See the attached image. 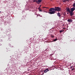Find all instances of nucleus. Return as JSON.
<instances>
[{
	"label": "nucleus",
	"mask_w": 75,
	"mask_h": 75,
	"mask_svg": "<svg viewBox=\"0 0 75 75\" xmlns=\"http://www.w3.org/2000/svg\"><path fill=\"white\" fill-rule=\"evenodd\" d=\"M61 11V8L59 7H55V8H51L49 9V13L50 14H54L55 13L56 11L59 12Z\"/></svg>",
	"instance_id": "nucleus-1"
},
{
	"label": "nucleus",
	"mask_w": 75,
	"mask_h": 75,
	"mask_svg": "<svg viewBox=\"0 0 75 75\" xmlns=\"http://www.w3.org/2000/svg\"><path fill=\"white\" fill-rule=\"evenodd\" d=\"M42 2V0H38L36 1H35V2H36L38 4H39V3H40V2Z\"/></svg>",
	"instance_id": "nucleus-2"
},
{
	"label": "nucleus",
	"mask_w": 75,
	"mask_h": 75,
	"mask_svg": "<svg viewBox=\"0 0 75 75\" xmlns=\"http://www.w3.org/2000/svg\"><path fill=\"white\" fill-rule=\"evenodd\" d=\"M66 11H67V12H73V11H70V9H69V8H67V9H66Z\"/></svg>",
	"instance_id": "nucleus-3"
},
{
	"label": "nucleus",
	"mask_w": 75,
	"mask_h": 75,
	"mask_svg": "<svg viewBox=\"0 0 75 75\" xmlns=\"http://www.w3.org/2000/svg\"><path fill=\"white\" fill-rule=\"evenodd\" d=\"M49 71V70L47 68L46 69H45V70H44V73H46L47 72H48Z\"/></svg>",
	"instance_id": "nucleus-4"
},
{
	"label": "nucleus",
	"mask_w": 75,
	"mask_h": 75,
	"mask_svg": "<svg viewBox=\"0 0 75 75\" xmlns=\"http://www.w3.org/2000/svg\"><path fill=\"white\" fill-rule=\"evenodd\" d=\"M71 11H74V10H75V8L73 7L71 8V9H70Z\"/></svg>",
	"instance_id": "nucleus-5"
},
{
	"label": "nucleus",
	"mask_w": 75,
	"mask_h": 75,
	"mask_svg": "<svg viewBox=\"0 0 75 75\" xmlns=\"http://www.w3.org/2000/svg\"><path fill=\"white\" fill-rule=\"evenodd\" d=\"M67 21H68V22H71L73 21H72V20L71 19H69L68 20H67Z\"/></svg>",
	"instance_id": "nucleus-6"
},
{
	"label": "nucleus",
	"mask_w": 75,
	"mask_h": 75,
	"mask_svg": "<svg viewBox=\"0 0 75 75\" xmlns=\"http://www.w3.org/2000/svg\"><path fill=\"white\" fill-rule=\"evenodd\" d=\"M57 16H59V17H61V14H60V13L59 12L57 13Z\"/></svg>",
	"instance_id": "nucleus-7"
},
{
	"label": "nucleus",
	"mask_w": 75,
	"mask_h": 75,
	"mask_svg": "<svg viewBox=\"0 0 75 75\" xmlns=\"http://www.w3.org/2000/svg\"><path fill=\"white\" fill-rule=\"evenodd\" d=\"M41 6V5H40V6H39V7L38 8V10H39V11H42V10H41V9H40Z\"/></svg>",
	"instance_id": "nucleus-8"
},
{
	"label": "nucleus",
	"mask_w": 75,
	"mask_h": 75,
	"mask_svg": "<svg viewBox=\"0 0 75 75\" xmlns=\"http://www.w3.org/2000/svg\"><path fill=\"white\" fill-rule=\"evenodd\" d=\"M69 13H70V15L71 16H72L74 15V13L72 12H69Z\"/></svg>",
	"instance_id": "nucleus-9"
},
{
	"label": "nucleus",
	"mask_w": 75,
	"mask_h": 75,
	"mask_svg": "<svg viewBox=\"0 0 75 75\" xmlns=\"http://www.w3.org/2000/svg\"><path fill=\"white\" fill-rule=\"evenodd\" d=\"M64 31V30H60V31H59V32L60 33H61L63 32Z\"/></svg>",
	"instance_id": "nucleus-10"
},
{
	"label": "nucleus",
	"mask_w": 75,
	"mask_h": 75,
	"mask_svg": "<svg viewBox=\"0 0 75 75\" xmlns=\"http://www.w3.org/2000/svg\"><path fill=\"white\" fill-rule=\"evenodd\" d=\"M50 37H51V38H54V36H53V35H50Z\"/></svg>",
	"instance_id": "nucleus-11"
},
{
	"label": "nucleus",
	"mask_w": 75,
	"mask_h": 75,
	"mask_svg": "<svg viewBox=\"0 0 75 75\" xmlns=\"http://www.w3.org/2000/svg\"><path fill=\"white\" fill-rule=\"evenodd\" d=\"M57 39H53V41L55 42L57 41Z\"/></svg>",
	"instance_id": "nucleus-12"
},
{
	"label": "nucleus",
	"mask_w": 75,
	"mask_h": 75,
	"mask_svg": "<svg viewBox=\"0 0 75 75\" xmlns=\"http://www.w3.org/2000/svg\"><path fill=\"white\" fill-rule=\"evenodd\" d=\"M67 1H67V0H64V1H63V2H66Z\"/></svg>",
	"instance_id": "nucleus-13"
},
{
	"label": "nucleus",
	"mask_w": 75,
	"mask_h": 75,
	"mask_svg": "<svg viewBox=\"0 0 75 75\" xmlns=\"http://www.w3.org/2000/svg\"><path fill=\"white\" fill-rule=\"evenodd\" d=\"M73 6L75 7V2L74 3V4H73Z\"/></svg>",
	"instance_id": "nucleus-14"
},
{
	"label": "nucleus",
	"mask_w": 75,
	"mask_h": 75,
	"mask_svg": "<svg viewBox=\"0 0 75 75\" xmlns=\"http://www.w3.org/2000/svg\"><path fill=\"white\" fill-rule=\"evenodd\" d=\"M37 1V0H34L33 1V2H35V1Z\"/></svg>",
	"instance_id": "nucleus-15"
},
{
	"label": "nucleus",
	"mask_w": 75,
	"mask_h": 75,
	"mask_svg": "<svg viewBox=\"0 0 75 75\" xmlns=\"http://www.w3.org/2000/svg\"><path fill=\"white\" fill-rule=\"evenodd\" d=\"M43 8H48V7H43Z\"/></svg>",
	"instance_id": "nucleus-16"
},
{
	"label": "nucleus",
	"mask_w": 75,
	"mask_h": 75,
	"mask_svg": "<svg viewBox=\"0 0 75 75\" xmlns=\"http://www.w3.org/2000/svg\"><path fill=\"white\" fill-rule=\"evenodd\" d=\"M69 1H70V0H67V1H68V2H69Z\"/></svg>",
	"instance_id": "nucleus-17"
},
{
	"label": "nucleus",
	"mask_w": 75,
	"mask_h": 75,
	"mask_svg": "<svg viewBox=\"0 0 75 75\" xmlns=\"http://www.w3.org/2000/svg\"><path fill=\"white\" fill-rule=\"evenodd\" d=\"M11 47H13L12 46H11Z\"/></svg>",
	"instance_id": "nucleus-18"
},
{
	"label": "nucleus",
	"mask_w": 75,
	"mask_h": 75,
	"mask_svg": "<svg viewBox=\"0 0 75 75\" xmlns=\"http://www.w3.org/2000/svg\"><path fill=\"white\" fill-rule=\"evenodd\" d=\"M70 1H72V0H70Z\"/></svg>",
	"instance_id": "nucleus-19"
},
{
	"label": "nucleus",
	"mask_w": 75,
	"mask_h": 75,
	"mask_svg": "<svg viewBox=\"0 0 75 75\" xmlns=\"http://www.w3.org/2000/svg\"><path fill=\"white\" fill-rule=\"evenodd\" d=\"M9 45L10 46H11L10 45Z\"/></svg>",
	"instance_id": "nucleus-20"
},
{
	"label": "nucleus",
	"mask_w": 75,
	"mask_h": 75,
	"mask_svg": "<svg viewBox=\"0 0 75 75\" xmlns=\"http://www.w3.org/2000/svg\"><path fill=\"white\" fill-rule=\"evenodd\" d=\"M73 70H73V69H72V71H73Z\"/></svg>",
	"instance_id": "nucleus-21"
},
{
	"label": "nucleus",
	"mask_w": 75,
	"mask_h": 75,
	"mask_svg": "<svg viewBox=\"0 0 75 75\" xmlns=\"http://www.w3.org/2000/svg\"><path fill=\"white\" fill-rule=\"evenodd\" d=\"M0 13H1V11H0Z\"/></svg>",
	"instance_id": "nucleus-22"
},
{
	"label": "nucleus",
	"mask_w": 75,
	"mask_h": 75,
	"mask_svg": "<svg viewBox=\"0 0 75 75\" xmlns=\"http://www.w3.org/2000/svg\"><path fill=\"white\" fill-rule=\"evenodd\" d=\"M50 1H52V0H50Z\"/></svg>",
	"instance_id": "nucleus-23"
},
{
	"label": "nucleus",
	"mask_w": 75,
	"mask_h": 75,
	"mask_svg": "<svg viewBox=\"0 0 75 75\" xmlns=\"http://www.w3.org/2000/svg\"><path fill=\"white\" fill-rule=\"evenodd\" d=\"M40 15L39 14V16H40Z\"/></svg>",
	"instance_id": "nucleus-24"
},
{
	"label": "nucleus",
	"mask_w": 75,
	"mask_h": 75,
	"mask_svg": "<svg viewBox=\"0 0 75 75\" xmlns=\"http://www.w3.org/2000/svg\"><path fill=\"white\" fill-rule=\"evenodd\" d=\"M71 68L72 67H71Z\"/></svg>",
	"instance_id": "nucleus-25"
},
{
	"label": "nucleus",
	"mask_w": 75,
	"mask_h": 75,
	"mask_svg": "<svg viewBox=\"0 0 75 75\" xmlns=\"http://www.w3.org/2000/svg\"><path fill=\"white\" fill-rule=\"evenodd\" d=\"M67 14H68V13H67Z\"/></svg>",
	"instance_id": "nucleus-26"
}]
</instances>
